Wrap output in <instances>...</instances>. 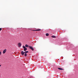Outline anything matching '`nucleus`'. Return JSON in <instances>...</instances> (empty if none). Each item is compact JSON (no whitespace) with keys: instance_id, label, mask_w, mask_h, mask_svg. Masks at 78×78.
Instances as JSON below:
<instances>
[{"instance_id":"14","label":"nucleus","mask_w":78,"mask_h":78,"mask_svg":"<svg viewBox=\"0 0 78 78\" xmlns=\"http://www.w3.org/2000/svg\"><path fill=\"white\" fill-rule=\"evenodd\" d=\"M2 55V51H0V56Z\"/></svg>"},{"instance_id":"16","label":"nucleus","mask_w":78,"mask_h":78,"mask_svg":"<svg viewBox=\"0 0 78 78\" xmlns=\"http://www.w3.org/2000/svg\"><path fill=\"white\" fill-rule=\"evenodd\" d=\"M1 66V65H0V67Z\"/></svg>"},{"instance_id":"3","label":"nucleus","mask_w":78,"mask_h":78,"mask_svg":"<svg viewBox=\"0 0 78 78\" xmlns=\"http://www.w3.org/2000/svg\"><path fill=\"white\" fill-rule=\"evenodd\" d=\"M22 46V44H21V43H19L18 44V47H20L21 46Z\"/></svg>"},{"instance_id":"10","label":"nucleus","mask_w":78,"mask_h":78,"mask_svg":"<svg viewBox=\"0 0 78 78\" xmlns=\"http://www.w3.org/2000/svg\"><path fill=\"white\" fill-rule=\"evenodd\" d=\"M24 52V53H28V51H25Z\"/></svg>"},{"instance_id":"4","label":"nucleus","mask_w":78,"mask_h":78,"mask_svg":"<svg viewBox=\"0 0 78 78\" xmlns=\"http://www.w3.org/2000/svg\"><path fill=\"white\" fill-rule=\"evenodd\" d=\"M25 53L23 51H22L21 52V54L22 55H24V54Z\"/></svg>"},{"instance_id":"1","label":"nucleus","mask_w":78,"mask_h":78,"mask_svg":"<svg viewBox=\"0 0 78 78\" xmlns=\"http://www.w3.org/2000/svg\"><path fill=\"white\" fill-rule=\"evenodd\" d=\"M29 48L30 49H31V50H32V51H34V48L31 46H29Z\"/></svg>"},{"instance_id":"2","label":"nucleus","mask_w":78,"mask_h":78,"mask_svg":"<svg viewBox=\"0 0 78 78\" xmlns=\"http://www.w3.org/2000/svg\"><path fill=\"white\" fill-rule=\"evenodd\" d=\"M6 49H4L3 51V54H5V53H6Z\"/></svg>"},{"instance_id":"15","label":"nucleus","mask_w":78,"mask_h":78,"mask_svg":"<svg viewBox=\"0 0 78 78\" xmlns=\"http://www.w3.org/2000/svg\"><path fill=\"white\" fill-rule=\"evenodd\" d=\"M2 30V28H0V31H1Z\"/></svg>"},{"instance_id":"9","label":"nucleus","mask_w":78,"mask_h":78,"mask_svg":"<svg viewBox=\"0 0 78 78\" xmlns=\"http://www.w3.org/2000/svg\"><path fill=\"white\" fill-rule=\"evenodd\" d=\"M25 47H29V46H28V44H26Z\"/></svg>"},{"instance_id":"8","label":"nucleus","mask_w":78,"mask_h":78,"mask_svg":"<svg viewBox=\"0 0 78 78\" xmlns=\"http://www.w3.org/2000/svg\"><path fill=\"white\" fill-rule=\"evenodd\" d=\"M27 50V48H24V49L23 50L24 51H26V50Z\"/></svg>"},{"instance_id":"11","label":"nucleus","mask_w":78,"mask_h":78,"mask_svg":"<svg viewBox=\"0 0 78 78\" xmlns=\"http://www.w3.org/2000/svg\"><path fill=\"white\" fill-rule=\"evenodd\" d=\"M46 36H49V34H46Z\"/></svg>"},{"instance_id":"13","label":"nucleus","mask_w":78,"mask_h":78,"mask_svg":"<svg viewBox=\"0 0 78 78\" xmlns=\"http://www.w3.org/2000/svg\"><path fill=\"white\" fill-rule=\"evenodd\" d=\"M23 48H26V47L25 46H23Z\"/></svg>"},{"instance_id":"5","label":"nucleus","mask_w":78,"mask_h":78,"mask_svg":"<svg viewBox=\"0 0 78 78\" xmlns=\"http://www.w3.org/2000/svg\"><path fill=\"white\" fill-rule=\"evenodd\" d=\"M58 69H59V70H63V69L61 68H58Z\"/></svg>"},{"instance_id":"6","label":"nucleus","mask_w":78,"mask_h":78,"mask_svg":"<svg viewBox=\"0 0 78 78\" xmlns=\"http://www.w3.org/2000/svg\"><path fill=\"white\" fill-rule=\"evenodd\" d=\"M51 37H52V38H54L55 39L56 38V37L55 36H52Z\"/></svg>"},{"instance_id":"7","label":"nucleus","mask_w":78,"mask_h":78,"mask_svg":"<svg viewBox=\"0 0 78 78\" xmlns=\"http://www.w3.org/2000/svg\"><path fill=\"white\" fill-rule=\"evenodd\" d=\"M41 29H37V30H34V31H41Z\"/></svg>"},{"instance_id":"12","label":"nucleus","mask_w":78,"mask_h":78,"mask_svg":"<svg viewBox=\"0 0 78 78\" xmlns=\"http://www.w3.org/2000/svg\"><path fill=\"white\" fill-rule=\"evenodd\" d=\"M24 56H25V57H26V56H27V53H25L24 54Z\"/></svg>"}]
</instances>
